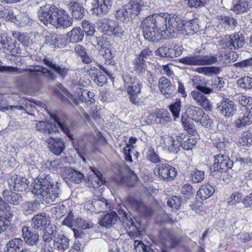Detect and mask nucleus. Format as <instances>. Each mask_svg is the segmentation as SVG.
Returning a JSON list of instances; mask_svg holds the SVG:
<instances>
[{
	"label": "nucleus",
	"mask_w": 252,
	"mask_h": 252,
	"mask_svg": "<svg viewBox=\"0 0 252 252\" xmlns=\"http://www.w3.org/2000/svg\"><path fill=\"white\" fill-rule=\"evenodd\" d=\"M168 13L161 12L150 15L143 20L141 27L145 39L155 42L167 38H173V31L168 24Z\"/></svg>",
	"instance_id": "nucleus-1"
},
{
	"label": "nucleus",
	"mask_w": 252,
	"mask_h": 252,
	"mask_svg": "<svg viewBox=\"0 0 252 252\" xmlns=\"http://www.w3.org/2000/svg\"><path fill=\"white\" fill-rule=\"evenodd\" d=\"M38 16L45 25L50 24L56 28H67L72 25L73 22L72 18L64 10L51 4L40 7Z\"/></svg>",
	"instance_id": "nucleus-2"
},
{
	"label": "nucleus",
	"mask_w": 252,
	"mask_h": 252,
	"mask_svg": "<svg viewBox=\"0 0 252 252\" xmlns=\"http://www.w3.org/2000/svg\"><path fill=\"white\" fill-rule=\"evenodd\" d=\"M59 87L61 92L57 94L63 101L74 103L76 105H78L79 101L85 102L88 106H90L95 102L94 94L93 92L77 88L75 93L72 95L61 84Z\"/></svg>",
	"instance_id": "nucleus-3"
},
{
	"label": "nucleus",
	"mask_w": 252,
	"mask_h": 252,
	"mask_svg": "<svg viewBox=\"0 0 252 252\" xmlns=\"http://www.w3.org/2000/svg\"><path fill=\"white\" fill-rule=\"evenodd\" d=\"M168 24L170 29L173 31V37L176 31H180L181 33L184 35H192L199 30V25L195 20L186 21L182 19L177 15L171 16L169 14Z\"/></svg>",
	"instance_id": "nucleus-4"
},
{
	"label": "nucleus",
	"mask_w": 252,
	"mask_h": 252,
	"mask_svg": "<svg viewBox=\"0 0 252 252\" xmlns=\"http://www.w3.org/2000/svg\"><path fill=\"white\" fill-rule=\"evenodd\" d=\"M37 128L38 130L47 134H51L58 131L59 128H61L71 141L74 140L73 135L70 133L66 123L61 121L57 118L54 119V123L39 122L37 124Z\"/></svg>",
	"instance_id": "nucleus-5"
},
{
	"label": "nucleus",
	"mask_w": 252,
	"mask_h": 252,
	"mask_svg": "<svg viewBox=\"0 0 252 252\" xmlns=\"http://www.w3.org/2000/svg\"><path fill=\"white\" fill-rule=\"evenodd\" d=\"M218 62L216 55H189L180 59V63L189 65H209L215 64Z\"/></svg>",
	"instance_id": "nucleus-6"
},
{
	"label": "nucleus",
	"mask_w": 252,
	"mask_h": 252,
	"mask_svg": "<svg viewBox=\"0 0 252 252\" xmlns=\"http://www.w3.org/2000/svg\"><path fill=\"white\" fill-rule=\"evenodd\" d=\"M9 188L10 190L14 189L17 191H25L28 189L29 184L28 180L22 176L13 174L7 180Z\"/></svg>",
	"instance_id": "nucleus-7"
},
{
	"label": "nucleus",
	"mask_w": 252,
	"mask_h": 252,
	"mask_svg": "<svg viewBox=\"0 0 252 252\" xmlns=\"http://www.w3.org/2000/svg\"><path fill=\"white\" fill-rule=\"evenodd\" d=\"M60 192L61 190L59 187L55 185L48 189H42L41 192H39L35 195L39 196V198L42 201L51 203L55 201L56 199L59 197Z\"/></svg>",
	"instance_id": "nucleus-8"
},
{
	"label": "nucleus",
	"mask_w": 252,
	"mask_h": 252,
	"mask_svg": "<svg viewBox=\"0 0 252 252\" xmlns=\"http://www.w3.org/2000/svg\"><path fill=\"white\" fill-rule=\"evenodd\" d=\"M213 166L215 171L225 172L228 169H231L233 165L232 161L230 160L228 157L223 154L214 156Z\"/></svg>",
	"instance_id": "nucleus-9"
},
{
	"label": "nucleus",
	"mask_w": 252,
	"mask_h": 252,
	"mask_svg": "<svg viewBox=\"0 0 252 252\" xmlns=\"http://www.w3.org/2000/svg\"><path fill=\"white\" fill-rule=\"evenodd\" d=\"M50 175L43 174L38 176L34 181L32 193L36 194L41 192L42 189L55 186Z\"/></svg>",
	"instance_id": "nucleus-10"
},
{
	"label": "nucleus",
	"mask_w": 252,
	"mask_h": 252,
	"mask_svg": "<svg viewBox=\"0 0 252 252\" xmlns=\"http://www.w3.org/2000/svg\"><path fill=\"white\" fill-rule=\"evenodd\" d=\"M224 48L232 50H235L242 48L245 45V42L242 35L234 34L226 37L222 40Z\"/></svg>",
	"instance_id": "nucleus-11"
},
{
	"label": "nucleus",
	"mask_w": 252,
	"mask_h": 252,
	"mask_svg": "<svg viewBox=\"0 0 252 252\" xmlns=\"http://www.w3.org/2000/svg\"><path fill=\"white\" fill-rule=\"evenodd\" d=\"M182 52L181 46H173L170 44L159 47L157 50V54L159 56L172 59L179 56L182 54Z\"/></svg>",
	"instance_id": "nucleus-12"
},
{
	"label": "nucleus",
	"mask_w": 252,
	"mask_h": 252,
	"mask_svg": "<svg viewBox=\"0 0 252 252\" xmlns=\"http://www.w3.org/2000/svg\"><path fill=\"white\" fill-rule=\"evenodd\" d=\"M217 109L224 117L229 118L234 115L236 106L233 101L224 98L219 103Z\"/></svg>",
	"instance_id": "nucleus-13"
},
{
	"label": "nucleus",
	"mask_w": 252,
	"mask_h": 252,
	"mask_svg": "<svg viewBox=\"0 0 252 252\" xmlns=\"http://www.w3.org/2000/svg\"><path fill=\"white\" fill-rule=\"evenodd\" d=\"M158 85L160 92L166 98H170L175 95V88L166 78L162 77L159 78Z\"/></svg>",
	"instance_id": "nucleus-14"
},
{
	"label": "nucleus",
	"mask_w": 252,
	"mask_h": 252,
	"mask_svg": "<svg viewBox=\"0 0 252 252\" xmlns=\"http://www.w3.org/2000/svg\"><path fill=\"white\" fill-rule=\"evenodd\" d=\"M22 237L25 242L29 245H37L39 241V236L35 231L27 226H24L22 229Z\"/></svg>",
	"instance_id": "nucleus-15"
},
{
	"label": "nucleus",
	"mask_w": 252,
	"mask_h": 252,
	"mask_svg": "<svg viewBox=\"0 0 252 252\" xmlns=\"http://www.w3.org/2000/svg\"><path fill=\"white\" fill-rule=\"evenodd\" d=\"M157 170L159 177L163 180L173 179L176 175L175 168L167 163H159L157 165Z\"/></svg>",
	"instance_id": "nucleus-16"
},
{
	"label": "nucleus",
	"mask_w": 252,
	"mask_h": 252,
	"mask_svg": "<svg viewBox=\"0 0 252 252\" xmlns=\"http://www.w3.org/2000/svg\"><path fill=\"white\" fill-rule=\"evenodd\" d=\"M46 141L48 144L50 151L55 155L59 156L63 152L64 144L62 139L50 137L47 139Z\"/></svg>",
	"instance_id": "nucleus-17"
},
{
	"label": "nucleus",
	"mask_w": 252,
	"mask_h": 252,
	"mask_svg": "<svg viewBox=\"0 0 252 252\" xmlns=\"http://www.w3.org/2000/svg\"><path fill=\"white\" fill-rule=\"evenodd\" d=\"M113 0H94L92 6L94 12L97 14H105L111 7Z\"/></svg>",
	"instance_id": "nucleus-18"
},
{
	"label": "nucleus",
	"mask_w": 252,
	"mask_h": 252,
	"mask_svg": "<svg viewBox=\"0 0 252 252\" xmlns=\"http://www.w3.org/2000/svg\"><path fill=\"white\" fill-rule=\"evenodd\" d=\"M252 123V104L247 106L246 111L241 115L235 122L237 127L240 128L249 125Z\"/></svg>",
	"instance_id": "nucleus-19"
},
{
	"label": "nucleus",
	"mask_w": 252,
	"mask_h": 252,
	"mask_svg": "<svg viewBox=\"0 0 252 252\" xmlns=\"http://www.w3.org/2000/svg\"><path fill=\"white\" fill-rule=\"evenodd\" d=\"M100 53L105 59V64L113 65L115 63L113 58L115 56V51L112 50L111 46L107 42L99 49Z\"/></svg>",
	"instance_id": "nucleus-20"
},
{
	"label": "nucleus",
	"mask_w": 252,
	"mask_h": 252,
	"mask_svg": "<svg viewBox=\"0 0 252 252\" xmlns=\"http://www.w3.org/2000/svg\"><path fill=\"white\" fill-rule=\"evenodd\" d=\"M43 62L48 67L54 71L60 77L64 78L67 75L68 68L63 65L56 64L54 62L52 59L45 58L43 60Z\"/></svg>",
	"instance_id": "nucleus-21"
},
{
	"label": "nucleus",
	"mask_w": 252,
	"mask_h": 252,
	"mask_svg": "<svg viewBox=\"0 0 252 252\" xmlns=\"http://www.w3.org/2000/svg\"><path fill=\"white\" fill-rule=\"evenodd\" d=\"M32 226L34 228L41 230L50 224V217L45 213L37 214L32 218Z\"/></svg>",
	"instance_id": "nucleus-22"
},
{
	"label": "nucleus",
	"mask_w": 252,
	"mask_h": 252,
	"mask_svg": "<svg viewBox=\"0 0 252 252\" xmlns=\"http://www.w3.org/2000/svg\"><path fill=\"white\" fill-rule=\"evenodd\" d=\"M160 144L165 148L168 149L169 151L173 153H177L179 150L180 145L175 143L176 140L174 139L167 135L161 136L160 137Z\"/></svg>",
	"instance_id": "nucleus-23"
},
{
	"label": "nucleus",
	"mask_w": 252,
	"mask_h": 252,
	"mask_svg": "<svg viewBox=\"0 0 252 252\" xmlns=\"http://www.w3.org/2000/svg\"><path fill=\"white\" fill-rule=\"evenodd\" d=\"M191 96L197 104L204 109H210L211 108V104L208 98L198 91H191Z\"/></svg>",
	"instance_id": "nucleus-24"
},
{
	"label": "nucleus",
	"mask_w": 252,
	"mask_h": 252,
	"mask_svg": "<svg viewBox=\"0 0 252 252\" xmlns=\"http://www.w3.org/2000/svg\"><path fill=\"white\" fill-rule=\"evenodd\" d=\"M252 7L250 0H233L232 10L237 14L248 12Z\"/></svg>",
	"instance_id": "nucleus-25"
},
{
	"label": "nucleus",
	"mask_w": 252,
	"mask_h": 252,
	"mask_svg": "<svg viewBox=\"0 0 252 252\" xmlns=\"http://www.w3.org/2000/svg\"><path fill=\"white\" fill-rule=\"evenodd\" d=\"M64 171L66 178L76 184L81 183L84 179L83 174L73 168H66Z\"/></svg>",
	"instance_id": "nucleus-26"
},
{
	"label": "nucleus",
	"mask_w": 252,
	"mask_h": 252,
	"mask_svg": "<svg viewBox=\"0 0 252 252\" xmlns=\"http://www.w3.org/2000/svg\"><path fill=\"white\" fill-rule=\"evenodd\" d=\"M84 36V33L79 27L74 28L67 34L68 40L71 43H75L82 41Z\"/></svg>",
	"instance_id": "nucleus-27"
},
{
	"label": "nucleus",
	"mask_w": 252,
	"mask_h": 252,
	"mask_svg": "<svg viewBox=\"0 0 252 252\" xmlns=\"http://www.w3.org/2000/svg\"><path fill=\"white\" fill-rule=\"evenodd\" d=\"M65 161V158H57L53 161L47 160L45 163L46 167L53 171H58L60 169L62 171H64L66 168L63 163Z\"/></svg>",
	"instance_id": "nucleus-28"
},
{
	"label": "nucleus",
	"mask_w": 252,
	"mask_h": 252,
	"mask_svg": "<svg viewBox=\"0 0 252 252\" xmlns=\"http://www.w3.org/2000/svg\"><path fill=\"white\" fill-rule=\"evenodd\" d=\"M46 44L53 47L62 48L64 46L62 35L54 33L47 35L45 37Z\"/></svg>",
	"instance_id": "nucleus-29"
},
{
	"label": "nucleus",
	"mask_w": 252,
	"mask_h": 252,
	"mask_svg": "<svg viewBox=\"0 0 252 252\" xmlns=\"http://www.w3.org/2000/svg\"><path fill=\"white\" fill-rule=\"evenodd\" d=\"M118 216L115 212L107 213L99 220L100 225L105 227H111L117 221Z\"/></svg>",
	"instance_id": "nucleus-30"
},
{
	"label": "nucleus",
	"mask_w": 252,
	"mask_h": 252,
	"mask_svg": "<svg viewBox=\"0 0 252 252\" xmlns=\"http://www.w3.org/2000/svg\"><path fill=\"white\" fill-rule=\"evenodd\" d=\"M2 195L7 202L13 205H17L22 201L21 194L16 192H12L11 190H3Z\"/></svg>",
	"instance_id": "nucleus-31"
},
{
	"label": "nucleus",
	"mask_w": 252,
	"mask_h": 252,
	"mask_svg": "<svg viewBox=\"0 0 252 252\" xmlns=\"http://www.w3.org/2000/svg\"><path fill=\"white\" fill-rule=\"evenodd\" d=\"M68 6L71 10L72 16L74 18H83L85 8L81 4L77 2L70 1L68 4Z\"/></svg>",
	"instance_id": "nucleus-32"
},
{
	"label": "nucleus",
	"mask_w": 252,
	"mask_h": 252,
	"mask_svg": "<svg viewBox=\"0 0 252 252\" xmlns=\"http://www.w3.org/2000/svg\"><path fill=\"white\" fill-rule=\"evenodd\" d=\"M126 6L133 17L139 14L143 4L142 0H130Z\"/></svg>",
	"instance_id": "nucleus-33"
},
{
	"label": "nucleus",
	"mask_w": 252,
	"mask_h": 252,
	"mask_svg": "<svg viewBox=\"0 0 252 252\" xmlns=\"http://www.w3.org/2000/svg\"><path fill=\"white\" fill-rule=\"evenodd\" d=\"M54 246L59 251H65L69 245V240L63 235H58L54 240Z\"/></svg>",
	"instance_id": "nucleus-34"
},
{
	"label": "nucleus",
	"mask_w": 252,
	"mask_h": 252,
	"mask_svg": "<svg viewBox=\"0 0 252 252\" xmlns=\"http://www.w3.org/2000/svg\"><path fill=\"white\" fill-rule=\"evenodd\" d=\"M123 81L126 92L132 90L131 86L133 83L136 85V87H142V83L140 80L135 77H132L128 74L123 75Z\"/></svg>",
	"instance_id": "nucleus-35"
},
{
	"label": "nucleus",
	"mask_w": 252,
	"mask_h": 252,
	"mask_svg": "<svg viewBox=\"0 0 252 252\" xmlns=\"http://www.w3.org/2000/svg\"><path fill=\"white\" fill-rule=\"evenodd\" d=\"M195 71L200 74L207 76L219 74L221 71V68L217 66H203L199 67Z\"/></svg>",
	"instance_id": "nucleus-36"
},
{
	"label": "nucleus",
	"mask_w": 252,
	"mask_h": 252,
	"mask_svg": "<svg viewBox=\"0 0 252 252\" xmlns=\"http://www.w3.org/2000/svg\"><path fill=\"white\" fill-rule=\"evenodd\" d=\"M133 69L140 76H143L147 71L145 60L136 57L133 60Z\"/></svg>",
	"instance_id": "nucleus-37"
},
{
	"label": "nucleus",
	"mask_w": 252,
	"mask_h": 252,
	"mask_svg": "<svg viewBox=\"0 0 252 252\" xmlns=\"http://www.w3.org/2000/svg\"><path fill=\"white\" fill-rule=\"evenodd\" d=\"M13 216L12 212H8L0 215V234L5 231L10 225Z\"/></svg>",
	"instance_id": "nucleus-38"
},
{
	"label": "nucleus",
	"mask_w": 252,
	"mask_h": 252,
	"mask_svg": "<svg viewBox=\"0 0 252 252\" xmlns=\"http://www.w3.org/2000/svg\"><path fill=\"white\" fill-rule=\"evenodd\" d=\"M142 87H136L135 90H132L129 92H127L129 94L130 101L136 105H140L144 102V98L140 97L139 95L141 93Z\"/></svg>",
	"instance_id": "nucleus-39"
},
{
	"label": "nucleus",
	"mask_w": 252,
	"mask_h": 252,
	"mask_svg": "<svg viewBox=\"0 0 252 252\" xmlns=\"http://www.w3.org/2000/svg\"><path fill=\"white\" fill-rule=\"evenodd\" d=\"M93 205L98 212H103L110 208L107 200L103 198H101L100 199L96 200L93 203L89 202L85 204V206L89 207V208H88L89 210L91 209V206Z\"/></svg>",
	"instance_id": "nucleus-40"
},
{
	"label": "nucleus",
	"mask_w": 252,
	"mask_h": 252,
	"mask_svg": "<svg viewBox=\"0 0 252 252\" xmlns=\"http://www.w3.org/2000/svg\"><path fill=\"white\" fill-rule=\"evenodd\" d=\"M215 192V189L210 185H204L200 187L197 192V195L202 200L211 196Z\"/></svg>",
	"instance_id": "nucleus-41"
},
{
	"label": "nucleus",
	"mask_w": 252,
	"mask_h": 252,
	"mask_svg": "<svg viewBox=\"0 0 252 252\" xmlns=\"http://www.w3.org/2000/svg\"><path fill=\"white\" fill-rule=\"evenodd\" d=\"M218 19L220 23L224 25L225 29L228 30L234 29L237 24V20L231 17L221 15L218 16Z\"/></svg>",
	"instance_id": "nucleus-42"
},
{
	"label": "nucleus",
	"mask_w": 252,
	"mask_h": 252,
	"mask_svg": "<svg viewBox=\"0 0 252 252\" xmlns=\"http://www.w3.org/2000/svg\"><path fill=\"white\" fill-rule=\"evenodd\" d=\"M23 241L20 238H14L10 240L4 247V251L7 252H15L23 245Z\"/></svg>",
	"instance_id": "nucleus-43"
},
{
	"label": "nucleus",
	"mask_w": 252,
	"mask_h": 252,
	"mask_svg": "<svg viewBox=\"0 0 252 252\" xmlns=\"http://www.w3.org/2000/svg\"><path fill=\"white\" fill-rule=\"evenodd\" d=\"M31 71L32 75H38L40 74H42L44 77L51 80H54L56 78V75L51 70L42 66H38L37 68H35L34 69L31 70Z\"/></svg>",
	"instance_id": "nucleus-44"
},
{
	"label": "nucleus",
	"mask_w": 252,
	"mask_h": 252,
	"mask_svg": "<svg viewBox=\"0 0 252 252\" xmlns=\"http://www.w3.org/2000/svg\"><path fill=\"white\" fill-rule=\"evenodd\" d=\"M188 116L194 121L198 120L199 117L203 114V111L200 108L190 105L187 109L186 111Z\"/></svg>",
	"instance_id": "nucleus-45"
},
{
	"label": "nucleus",
	"mask_w": 252,
	"mask_h": 252,
	"mask_svg": "<svg viewBox=\"0 0 252 252\" xmlns=\"http://www.w3.org/2000/svg\"><path fill=\"white\" fill-rule=\"evenodd\" d=\"M116 16L118 19L124 23H127L129 21L130 19L133 17L126 6L123 7L117 10L116 13Z\"/></svg>",
	"instance_id": "nucleus-46"
},
{
	"label": "nucleus",
	"mask_w": 252,
	"mask_h": 252,
	"mask_svg": "<svg viewBox=\"0 0 252 252\" xmlns=\"http://www.w3.org/2000/svg\"><path fill=\"white\" fill-rule=\"evenodd\" d=\"M74 52L76 54L80 56L83 63H89L92 62V58L87 55L85 48L81 45H76L74 48Z\"/></svg>",
	"instance_id": "nucleus-47"
},
{
	"label": "nucleus",
	"mask_w": 252,
	"mask_h": 252,
	"mask_svg": "<svg viewBox=\"0 0 252 252\" xmlns=\"http://www.w3.org/2000/svg\"><path fill=\"white\" fill-rule=\"evenodd\" d=\"M39 205L38 202L27 201L22 204V211L25 215H29L37 210Z\"/></svg>",
	"instance_id": "nucleus-48"
},
{
	"label": "nucleus",
	"mask_w": 252,
	"mask_h": 252,
	"mask_svg": "<svg viewBox=\"0 0 252 252\" xmlns=\"http://www.w3.org/2000/svg\"><path fill=\"white\" fill-rule=\"evenodd\" d=\"M133 206L136 210L145 216H150L153 214L151 208L146 206L141 201L134 200L133 202Z\"/></svg>",
	"instance_id": "nucleus-49"
},
{
	"label": "nucleus",
	"mask_w": 252,
	"mask_h": 252,
	"mask_svg": "<svg viewBox=\"0 0 252 252\" xmlns=\"http://www.w3.org/2000/svg\"><path fill=\"white\" fill-rule=\"evenodd\" d=\"M204 178V172L197 168L190 170L189 179L193 183L201 182Z\"/></svg>",
	"instance_id": "nucleus-50"
},
{
	"label": "nucleus",
	"mask_w": 252,
	"mask_h": 252,
	"mask_svg": "<svg viewBox=\"0 0 252 252\" xmlns=\"http://www.w3.org/2000/svg\"><path fill=\"white\" fill-rule=\"evenodd\" d=\"M32 103H34V104H36L35 102H32L30 100L24 99L22 101V105L17 106L9 105L6 107H3L2 109L6 110H10L11 111H14L15 110L24 111L29 107H32L33 106Z\"/></svg>",
	"instance_id": "nucleus-51"
},
{
	"label": "nucleus",
	"mask_w": 252,
	"mask_h": 252,
	"mask_svg": "<svg viewBox=\"0 0 252 252\" xmlns=\"http://www.w3.org/2000/svg\"><path fill=\"white\" fill-rule=\"evenodd\" d=\"M213 143L218 149L222 151H225L229 144L228 139L224 137H216L213 139Z\"/></svg>",
	"instance_id": "nucleus-52"
},
{
	"label": "nucleus",
	"mask_w": 252,
	"mask_h": 252,
	"mask_svg": "<svg viewBox=\"0 0 252 252\" xmlns=\"http://www.w3.org/2000/svg\"><path fill=\"white\" fill-rule=\"evenodd\" d=\"M51 212L56 219H60L66 213L67 210L66 207L63 204H59L52 207Z\"/></svg>",
	"instance_id": "nucleus-53"
},
{
	"label": "nucleus",
	"mask_w": 252,
	"mask_h": 252,
	"mask_svg": "<svg viewBox=\"0 0 252 252\" xmlns=\"http://www.w3.org/2000/svg\"><path fill=\"white\" fill-rule=\"evenodd\" d=\"M2 48H3L5 52L7 54L10 53L13 55L17 53V49L16 48V42L10 38V40L7 39L6 43L4 42L2 44Z\"/></svg>",
	"instance_id": "nucleus-54"
},
{
	"label": "nucleus",
	"mask_w": 252,
	"mask_h": 252,
	"mask_svg": "<svg viewBox=\"0 0 252 252\" xmlns=\"http://www.w3.org/2000/svg\"><path fill=\"white\" fill-rule=\"evenodd\" d=\"M89 181L92 182V187L94 188L99 187L103 183L102 175L98 171L94 172V174L90 177Z\"/></svg>",
	"instance_id": "nucleus-55"
},
{
	"label": "nucleus",
	"mask_w": 252,
	"mask_h": 252,
	"mask_svg": "<svg viewBox=\"0 0 252 252\" xmlns=\"http://www.w3.org/2000/svg\"><path fill=\"white\" fill-rule=\"evenodd\" d=\"M92 73V78L97 83L99 86H102L106 82V78L104 75H99L100 71L98 69H94L92 70V72L90 71L89 74Z\"/></svg>",
	"instance_id": "nucleus-56"
},
{
	"label": "nucleus",
	"mask_w": 252,
	"mask_h": 252,
	"mask_svg": "<svg viewBox=\"0 0 252 252\" xmlns=\"http://www.w3.org/2000/svg\"><path fill=\"white\" fill-rule=\"evenodd\" d=\"M238 86L245 90L252 89V78L249 76H245L237 80Z\"/></svg>",
	"instance_id": "nucleus-57"
},
{
	"label": "nucleus",
	"mask_w": 252,
	"mask_h": 252,
	"mask_svg": "<svg viewBox=\"0 0 252 252\" xmlns=\"http://www.w3.org/2000/svg\"><path fill=\"white\" fill-rule=\"evenodd\" d=\"M25 69L10 66H0V72L8 73L11 74H20L24 73Z\"/></svg>",
	"instance_id": "nucleus-58"
},
{
	"label": "nucleus",
	"mask_w": 252,
	"mask_h": 252,
	"mask_svg": "<svg viewBox=\"0 0 252 252\" xmlns=\"http://www.w3.org/2000/svg\"><path fill=\"white\" fill-rule=\"evenodd\" d=\"M12 36L24 46H28L29 43V37L24 33L18 31H12Z\"/></svg>",
	"instance_id": "nucleus-59"
},
{
	"label": "nucleus",
	"mask_w": 252,
	"mask_h": 252,
	"mask_svg": "<svg viewBox=\"0 0 252 252\" xmlns=\"http://www.w3.org/2000/svg\"><path fill=\"white\" fill-rule=\"evenodd\" d=\"M238 142L243 146L252 145V134L249 131L243 132L241 138H239Z\"/></svg>",
	"instance_id": "nucleus-60"
},
{
	"label": "nucleus",
	"mask_w": 252,
	"mask_h": 252,
	"mask_svg": "<svg viewBox=\"0 0 252 252\" xmlns=\"http://www.w3.org/2000/svg\"><path fill=\"white\" fill-rule=\"evenodd\" d=\"M194 191L189 184H185L182 188L181 194L186 199H189L194 195Z\"/></svg>",
	"instance_id": "nucleus-61"
},
{
	"label": "nucleus",
	"mask_w": 252,
	"mask_h": 252,
	"mask_svg": "<svg viewBox=\"0 0 252 252\" xmlns=\"http://www.w3.org/2000/svg\"><path fill=\"white\" fill-rule=\"evenodd\" d=\"M169 109L175 118H178L181 109V101L180 99H177L173 104H171Z\"/></svg>",
	"instance_id": "nucleus-62"
},
{
	"label": "nucleus",
	"mask_w": 252,
	"mask_h": 252,
	"mask_svg": "<svg viewBox=\"0 0 252 252\" xmlns=\"http://www.w3.org/2000/svg\"><path fill=\"white\" fill-rule=\"evenodd\" d=\"M74 226L85 229L91 228L92 226V222L89 220H86L81 218H77L75 220Z\"/></svg>",
	"instance_id": "nucleus-63"
},
{
	"label": "nucleus",
	"mask_w": 252,
	"mask_h": 252,
	"mask_svg": "<svg viewBox=\"0 0 252 252\" xmlns=\"http://www.w3.org/2000/svg\"><path fill=\"white\" fill-rule=\"evenodd\" d=\"M196 144V140L191 136H189L186 141H184L183 143H182L180 145V146H181L184 150L189 151L191 150L195 146Z\"/></svg>",
	"instance_id": "nucleus-64"
}]
</instances>
